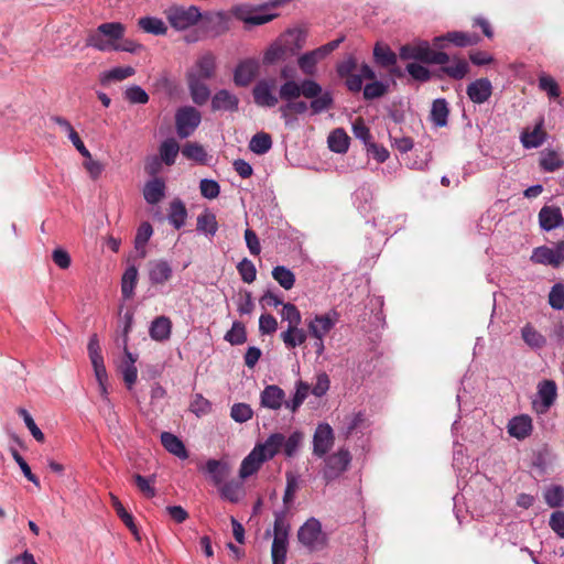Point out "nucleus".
<instances>
[{
    "label": "nucleus",
    "instance_id": "f257e3e1",
    "mask_svg": "<svg viewBox=\"0 0 564 564\" xmlns=\"http://www.w3.org/2000/svg\"><path fill=\"white\" fill-rule=\"evenodd\" d=\"M124 31L126 28L120 22L102 23L88 34L86 45L101 52L113 51L117 43L123 39Z\"/></svg>",
    "mask_w": 564,
    "mask_h": 564
},
{
    "label": "nucleus",
    "instance_id": "f03ea898",
    "mask_svg": "<svg viewBox=\"0 0 564 564\" xmlns=\"http://www.w3.org/2000/svg\"><path fill=\"white\" fill-rule=\"evenodd\" d=\"M399 55L403 61L415 59L424 64H447L449 62L448 54L433 50L427 41H415L402 45Z\"/></svg>",
    "mask_w": 564,
    "mask_h": 564
},
{
    "label": "nucleus",
    "instance_id": "7ed1b4c3",
    "mask_svg": "<svg viewBox=\"0 0 564 564\" xmlns=\"http://www.w3.org/2000/svg\"><path fill=\"white\" fill-rule=\"evenodd\" d=\"M164 15L170 25L177 31L187 30L203 19V14L196 6L172 4L164 10Z\"/></svg>",
    "mask_w": 564,
    "mask_h": 564
},
{
    "label": "nucleus",
    "instance_id": "20e7f679",
    "mask_svg": "<svg viewBox=\"0 0 564 564\" xmlns=\"http://www.w3.org/2000/svg\"><path fill=\"white\" fill-rule=\"evenodd\" d=\"M321 93L322 86L313 79H304L300 84L295 80H286L279 89V97L288 102L297 99L300 96L314 98Z\"/></svg>",
    "mask_w": 564,
    "mask_h": 564
},
{
    "label": "nucleus",
    "instance_id": "39448f33",
    "mask_svg": "<svg viewBox=\"0 0 564 564\" xmlns=\"http://www.w3.org/2000/svg\"><path fill=\"white\" fill-rule=\"evenodd\" d=\"M299 541L310 551H319L325 547L327 536L322 531V524L315 518L308 519L297 532Z\"/></svg>",
    "mask_w": 564,
    "mask_h": 564
},
{
    "label": "nucleus",
    "instance_id": "423d86ee",
    "mask_svg": "<svg viewBox=\"0 0 564 564\" xmlns=\"http://www.w3.org/2000/svg\"><path fill=\"white\" fill-rule=\"evenodd\" d=\"M351 455L348 449L339 448L336 453L328 455L324 459V468L322 470L323 478L328 484L340 477L349 467Z\"/></svg>",
    "mask_w": 564,
    "mask_h": 564
},
{
    "label": "nucleus",
    "instance_id": "0eeeda50",
    "mask_svg": "<svg viewBox=\"0 0 564 564\" xmlns=\"http://www.w3.org/2000/svg\"><path fill=\"white\" fill-rule=\"evenodd\" d=\"M530 261L535 264L558 268L564 262V240L557 241L554 248L547 246L534 248Z\"/></svg>",
    "mask_w": 564,
    "mask_h": 564
},
{
    "label": "nucleus",
    "instance_id": "6e6552de",
    "mask_svg": "<svg viewBox=\"0 0 564 564\" xmlns=\"http://www.w3.org/2000/svg\"><path fill=\"white\" fill-rule=\"evenodd\" d=\"M200 112L194 107H183L175 115L176 131L180 138L189 137L200 123Z\"/></svg>",
    "mask_w": 564,
    "mask_h": 564
},
{
    "label": "nucleus",
    "instance_id": "1a4fd4ad",
    "mask_svg": "<svg viewBox=\"0 0 564 564\" xmlns=\"http://www.w3.org/2000/svg\"><path fill=\"white\" fill-rule=\"evenodd\" d=\"M275 80L262 79L258 82L253 89L252 96L254 102L259 107L272 108L278 105L279 98L274 95Z\"/></svg>",
    "mask_w": 564,
    "mask_h": 564
},
{
    "label": "nucleus",
    "instance_id": "9d476101",
    "mask_svg": "<svg viewBox=\"0 0 564 564\" xmlns=\"http://www.w3.org/2000/svg\"><path fill=\"white\" fill-rule=\"evenodd\" d=\"M334 432L329 424L322 423L315 430L313 436V454L323 457L334 445Z\"/></svg>",
    "mask_w": 564,
    "mask_h": 564
},
{
    "label": "nucleus",
    "instance_id": "9b49d317",
    "mask_svg": "<svg viewBox=\"0 0 564 564\" xmlns=\"http://www.w3.org/2000/svg\"><path fill=\"white\" fill-rule=\"evenodd\" d=\"M538 395L541 401H533V409L536 413H546L555 402L557 395L556 383L553 380H542L538 384Z\"/></svg>",
    "mask_w": 564,
    "mask_h": 564
},
{
    "label": "nucleus",
    "instance_id": "f8f14e48",
    "mask_svg": "<svg viewBox=\"0 0 564 564\" xmlns=\"http://www.w3.org/2000/svg\"><path fill=\"white\" fill-rule=\"evenodd\" d=\"M445 41H447L458 47H466V46H471V45L478 44L480 41V37L477 34H471V33H466V32H459V31L447 32L445 35L434 37L433 46L442 50V48H444L443 42H445Z\"/></svg>",
    "mask_w": 564,
    "mask_h": 564
},
{
    "label": "nucleus",
    "instance_id": "ddd939ff",
    "mask_svg": "<svg viewBox=\"0 0 564 564\" xmlns=\"http://www.w3.org/2000/svg\"><path fill=\"white\" fill-rule=\"evenodd\" d=\"M216 57L207 52L198 57L193 68L187 73V77L207 80L215 76Z\"/></svg>",
    "mask_w": 564,
    "mask_h": 564
},
{
    "label": "nucleus",
    "instance_id": "4468645a",
    "mask_svg": "<svg viewBox=\"0 0 564 564\" xmlns=\"http://www.w3.org/2000/svg\"><path fill=\"white\" fill-rule=\"evenodd\" d=\"M234 17L249 25H262L272 21L276 15L263 13L246 6H237L231 10Z\"/></svg>",
    "mask_w": 564,
    "mask_h": 564
},
{
    "label": "nucleus",
    "instance_id": "2eb2a0df",
    "mask_svg": "<svg viewBox=\"0 0 564 564\" xmlns=\"http://www.w3.org/2000/svg\"><path fill=\"white\" fill-rule=\"evenodd\" d=\"M148 275L152 285H163L172 278V267L165 260H151L148 262Z\"/></svg>",
    "mask_w": 564,
    "mask_h": 564
},
{
    "label": "nucleus",
    "instance_id": "dca6fc26",
    "mask_svg": "<svg viewBox=\"0 0 564 564\" xmlns=\"http://www.w3.org/2000/svg\"><path fill=\"white\" fill-rule=\"evenodd\" d=\"M338 314L333 313L324 315H315V317L308 323V332L316 339H323L336 325Z\"/></svg>",
    "mask_w": 564,
    "mask_h": 564
},
{
    "label": "nucleus",
    "instance_id": "f3484780",
    "mask_svg": "<svg viewBox=\"0 0 564 564\" xmlns=\"http://www.w3.org/2000/svg\"><path fill=\"white\" fill-rule=\"evenodd\" d=\"M540 227L545 231H551L556 227L564 225L562 210L557 206H543L539 212Z\"/></svg>",
    "mask_w": 564,
    "mask_h": 564
},
{
    "label": "nucleus",
    "instance_id": "a211bd4d",
    "mask_svg": "<svg viewBox=\"0 0 564 564\" xmlns=\"http://www.w3.org/2000/svg\"><path fill=\"white\" fill-rule=\"evenodd\" d=\"M466 94L473 102L480 105L491 97L492 85L488 78H479L467 86Z\"/></svg>",
    "mask_w": 564,
    "mask_h": 564
},
{
    "label": "nucleus",
    "instance_id": "6ab92c4d",
    "mask_svg": "<svg viewBox=\"0 0 564 564\" xmlns=\"http://www.w3.org/2000/svg\"><path fill=\"white\" fill-rule=\"evenodd\" d=\"M213 111L236 112L239 108V98L227 89L218 90L212 98Z\"/></svg>",
    "mask_w": 564,
    "mask_h": 564
},
{
    "label": "nucleus",
    "instance_id": "aec40b11",
    "mask_svg": "<svg viewBox=\"0 0 564 564\" xmlns=\"http://www.w3.org/2000/svg\"><path fill=\"white\" fill-rule=\"evenodd\" d=\"M259 65L253 59H246L238 64L234 74V82L239 87L248 86L256 77Z\"/></svg>",
    "mask_w": 564,
    "mask_h": 564
},
{
    "label": "nucleus",
    "instance_id": "412c9836",
    "mask_svg": "<svg viewBox=\"0 0 564 564\" xmlns=\"http://www.w3.org/2000/svg\"><path fill=\"white\" fill-rule=\"evenodd\" d=\"M265 462L260 454V447H254L242 460L239 469V476L242 479L256 474Z\"/></svg>",
    "mask_w": 564,
    "mask_h": 564
},
{
    "label": "nucleus",
    "instance_id": "4be33fe9",
    "mask_svg": "<svg viewBox=\"0 0 564 564\" xmlns=\"http://www.w3.org/2000/svg\"><path fill=\"white\" fill-rule=\"evenodd\" d=\"M284 398L285 393L280 387L275 384L267 386L261 392V405L271 410H279L283 403L285 404Z\"/></svg>",
    "mask_w": 564,
    "mask_h": 564
},
{
    "label": "nucleus",
    "instance_id": "5701e85b",
    "mask_svg": "<svg viewBox=\"0 0 564 564\" xmlns=\"http://www.w3.org/2000/svg\"><path fill=\"white\" fill-rule=\"evenodd\" d=\"M531 432L532 420L529 415L516 416L508 423V433L518 440H524Z\"/></svg>",
    "mask_w": 564,
    "mask_h": 564
},
{
    "label": "nucleus",
    "instance_id": "b1692460",
    "mask_svg": "<svg viewBox=\"0 0 564 564\" xmlns=\"http://www.w3.org/2000/svg\"><path fill=\"white\" fill-rule=\"evenodd\" d=\"M441 72L453 79H463L469 72V65L466 59L454 56L449 57L447 64H440Z\"/></svg>",
    "mask_w": 564,
    "mask_h": 564
},
{
    "label": "nucleus",
    "instance_id": "393cba45",
    "mask_svg": "<svg viewBox=\"0 0 564 564\" xmlns=\"http://www.w3.org/2000/svg\"><path fill=\"white\" fill-rule=\"evenodd\" d=\"M521 338L533 350L542 349L546 345V337L531 323H527L521 328Z\"/></svg>",
    "mask_w": 564,
    "mask_h": 564
},
{
    "label": "nucleus",
    "instance_id": "a878e982",
    "mask_svg": "<svg viewBox=\"0 0 564 564\" xmlns=\"http://www.w3.org/2000/svg\"><path fill=\"white\" fill-rule=\"evenodd\" d=\"M172 322L166 316H159L151 323L149 333L152 339L163 341L170 338Z\"/></svg>",
    "mask_w": 564,
    "mask_h": 564
},
{
    "label": "nucleus",
    "instance_id": "bb28decb",
    "mask_svg": "<svg viewBox=\"0 0 564 564\" xmlns=\"http://www.w3.org/2000/svg\"><path fill=\"white\" fill-rule=\"evenodd\" d=\"M543 123V119H540L532 131L525 130L521 133V142L525 149L539 148L545 141Z\"/></svg>",
    "mask_w": 564,
    "mask_h": 564
},
{
    "label": "nucleus",
    "instance_id": "cd10ccee",
    "mask_svg": "<svg viewBox=\"0 0 564 564\" xmlns=\"http://www.w3.org/2000/svg\"><path fill=\"white\" fill-rule=\"evenodd\" d=\"M284 443V435L281 433L271 434L262 444H257L254 447H260V454L265 460L273 458L282 448Z\"/></svg>",
    "mask_w": 564,
    "mask_h": 564
},
{
    "label": "nucleus",
    "instance_id": "c85d7f7f",
    "mask_svg": "<svg viewBox=\"0 0 564 564\" xmlns=\"http://www.w3.org/2000/svg\"><path fill=\"white\" fill-rule=\"evenodd\" d=\"M161 443L169 453L175 455L176 457L182 459L188 457V453L184 443L176 435L170 432H163L161 434Z\"/></svg>",
    "mask_w": 564,
    "mask_h": 564
},
{
    "label": "nucleus",
    "instance_id": "c756f323",
    "mask_svg": "<svg viewBox=\"0 0 564 564\" xmlns=\"http://www.w3.org/2000/svg\"><path fill=\"white\" fill-rule=\"evenodd\" d=\"M165 195V184L161 178H154L148 182L143 189V196L147 203L158 204Z\"/></svg>",
    "mask_w": 564,
    "mask_h": 564
},
{
    "label": "nucleus",
    "instance_id": "7c9ffc66",
    "mask_svg": "<svg viewBox=\"0 0 564 564\" xmlns=\"http://www.w3.org/2000/svg\"><path fill=\"white\" fill-rule=\"evenodd\" d=\"M187 85L192 99L196 105L202 106L209 99L210 91L204 80L187 77Z\"/></svg>",
    "mask_w": 564,
    "mask_h": 564
},
{
    "label": "nucleus",
    "instance_id": "2f4dec72",
    "mask_svg": "<svg viewBox=\"0 0 564 564\" xmlns=\"http://www.w3.org/2000/svg\"><path fill=\"white\" fill-rule=\"evenodd\" d=\"M448 115H449V109H448V104H447L446 99H444V98L435 99L433 101L432 108H431V113H430L431 121L436 127H440V128L445 127L447 124Z\"/></svg>",
    "mask_w": 564,
    "mask_h": 564
},
{
    "label": "nucleus",
    "instance_id": "473e14b6",
    "mask_svg": "<svg viewBox=\"0 0 564 564\" xmlns=\"http://www.w3.org/2000/svg\"><path fill=\"white\" fill-rule=\"evenodd\" d=\"M111 505H112L117 516L124 523V525L131 531V533L135 536L137 540H140L139 530H138L137 524L134 523L133 516L126 510V508L123 507L121 501L118 499V497L111 495Z\"/></svg>",
    "mask_w": 564,
    "mask_h": 564
},
{
    "label": "nucleus",
    "instance_id": "72a5a7b5",
    "mask_svg": "<svg viewBox=\"0 0 564 564\" xmlns=\"http://www.w3.org/2000/svg\"><path fill=\"white\" fill-rule=\"evenodd\" d=\"M329 149L336 153H345L349 147V137L344 129L333 130L327 139Z\"/></svg>",
    "mask_w": 564,
    "mask_h": 564
},
{
    "label": "nucleus",
    "instance_id": "f704fd0d",
    "mask_svg": "<svg viewBox=\"0 0 564 564\" xmlns=\"http://www.w3.org/2000/svg\"><path fill=\"white\" fill-rule=\"evenodd\" d=\"M308 105L304 100L293 99L282 105L279 108L281 113V118L285 120V123H289L292 117L296 115H303L307 111Z\"/></svg>",
    "mask_w": 564,
    "mask_h": 564
},
{
    "label": "nucleus",
    "instance_id": "c9c22d12",
    "mask_svg": "<svg viewBox=\"0 0 564 564\" xmlns=\"http://www.w3.org/2000/svg\"><path fill=\"white\" fill-rule=\"evenodd\" d=\"M137 282L138 269L132 264L126 269L121 279V293L126 300H129L133 296Z\"/></svg>",
    "mask_w": 564,
    "mask_h": 564
},
{
    "label": "nucleus",
    "instance_id": "e433bc0d",
    "mask_svg": "<svg viewBox=\"0 0 564 564\" xmlns=\"http://www.w3.org/2000/svg\"><path fill=\"white\" fill-rule=\"evenodd\" d=\"M197 230L209 236H215L218 230V223L215 214L205 209L197 217Z\"/></svg>",
    "mask_w": 564,
    "mask_h": 564
},
{
    "label": "nucleus",
    "instance_id": "4c0bfd02",
    "mask_svg": "<svg viewBox=\"0 0 564 564\" xmlns=\"http://www.w3.org/2000/svg\"><path fill=\"white\" fill-rule=\"evenodd\" d=\"M138 25L145 33L154 35H165L167 32V26L165 25L163 20L154 17H144L139 19Z\"/></svg>",
    "mask_w": 564,
    "mask_h": 564
},
{
    "label": "nucleus",
    "instance_id": "58836bf2",
    "mask_svg": "<svg viewBox=\"0 0 564 564\" xmlns=\"http://www.w3.org/2000/svg\"><path fill=\"white\" fill-rule=\"evenodd\" d=\"M160 158L166 165H173L180 152V145L175 139L170 138L164 140L159 149Z\"/></svg>",
    "mask_w": 564,
    "mask_h": 564
},
{
    "label": "nucleus",
    "instance_id": "ea45409f",
    "mask_svg": "<svg viewBox=\"0 0 564 564\" xmlns=\"http://www.w3.org/2000/svg\"><path fill=\"white\" fill-rule=\"evenodd\" d=\"M373 58L382 67H390L397 63L395 53L388 46L377 43L373 48Z\"/></svg>",
    "mask_w": 564,
    "mask_h": 564
},
{
    "label": "nucleus",
    "instance_id": "a19ab883",
    "mask_svg": "<svg viewBox=\"0 0 564 564\" xmlns=\"http://www.w3.org/2000/svg\"><path fill=\"white\" fill-rule=\"evenodd\" d=\"M187 217V210L181 199H174L170 206L169 220L176 228L184 226Z\"/></svg>",
    "mask_w": 564,
    "mask_h": 564
},
{
    "label": "nucleus",
    "instance_id": "79ce46f5",
    "mask_svg": "<svg viewBox=\"0 0 564 564\" xmlns=\"http://www.w3.org/2000/svg\"><path fill=\"white\" fill-rule=\"evenodd\" d=\"M272 278L279 283L284 290H291L295 284L294 273L284 265H276L273 268Z\"/></svg>",
    "mask_w": 564,
    "mask_h": 564
},
{
    "label": "nucleus",
    "instance_id": "37998d69",
    "mask_svg": "<svg viewBox=\"0 0 564 564\" xmlns=\"http://www.w3.org/2000/svg\"><path fill=\"white\" fill-rule=\"evenodd\" d=\"M272 147V139L269 133L258 132L256 133L249 143V149L256 154H264Z\"/></svg>",
    "mask_w": 564,
    "mask_h": 564
},
{
    "label": "nucleus",
    "instance_id": "c03bdc74",
    "mask_svg": "<svg viewBox=\"0 0 564 564\" xmlns=\"http://www.w3.org/2000/svg\"><path fill=\"white\" fill-rule=\"evenodd\" d=\"M307 335L304 329L295 327L294 330L286 329L281 334V339L285 344V346L290 349H293L297 346H301L306 341Z\"/></svg>",
    "mask_w": 564,
    "mask_h": 564
},
{
    "label": "nucleus",
    "instance_id": "a18cd8bd",
    "mask_svg": "<svg viewBox=\"0 0 564 564\" xmlns=\"http://www.w3.org/2000/svg\"><path fill=\"white\" fill-rule=\"evenodd\" d=\"M312 101L310 104V108L312 110L313 115H318L323 111H326L333 107L334 99L330 91H323L314 97L311 98Z\"/></svg>",
    "mask_w": 564,
    "mask_h": 564
},
{
    "label": "nucleus",
    "instance_id": "49530a36",
    "mask_svg": "<svg viewBox=\"0 0 564 564\" xmlns=\"http://www.w3.org/2000/svg\"><path fill=\"white\" fill-rule=\"evenodd\" d=\"M152 234H153V228L148 221L142 223L137 230V235L134 238V247L137 250H141L142 258L145 257L144 248H145V245L148 243V241L150 240Z\"/></svg>",
    "mask_w": 564,
    "mask_h": 564
},
{
    "label": "nucleus",
    "instance_id": "de8ad7c7",
    "mask_svg": "<svg viewBox=\"0 0 564 564\" xmlns=\"http://www.w3.org/2000/svg\"><path fill=\"white\" fill-rule=\"evenodd\" d=\"M545 503L550 508H561L564 506V488L560 485H553L544 491Z\"/></svg>",
    "mask_w": 564,
    "mask_h": 564
},
{
    "label": "nucleus",
    "instance_id": "09e8293b",
    "mask_svg": "<svg viewBox=\"0 0 564 564\" xmlns=\"http://www.w3.org/2000/svg\"><path fill=\"white\" fill-rule=\"evenodd\" d=\"M182 154L188 159L196 161L198 163H205L207 153L203 145L196 143V142H187L183 145Z\"/></svg>",
    "mask_w": 564,
    "mask_h": 564
},
{
    "label": "nucleus",
    "instance_id": "8fccbe9b",
    "mask_svg": "<svg viewBox=\"0 0 564 564\" xmlns=\"http://www.w3.org/2000/svg\"><path fill=\"white\" fill-rule=\"evenodd\" d=\"M282 318L288 322V328L294 330L295 327L300 326L302 316L299 308L292 303L283 304Z\"/></svg>",
    "mask_w": 564,
    "mask_h": 564
},
{
    "label": "nucleus",
    "instance_id": "3c124183",
    "mask_svg": "<svg viewBox=\"0 0 564 564\" xmlns=\"http://www.w3.org/2000/svg\"><path fill=\"white\" fill-rule=\"evenodd\" d=\"M221 497L230 502H238L243 494L242 484L240 481L231 480L220 489Z\"/></svg>",
    "mask_w": 564,
    "mask_h": 564
},
{
    "label": "nucleus",
    "instance_id": "603ef678",
    "mask_svg": "<svg viewBox=\"0 0 564 564\" xmlns=\"http://www.w3.org/2000/svg\"><path fill=\"white\" fill-rule=\"evenodd\" d=\"M289 54V47L274 43L272 44L263 56V63L271 65L280 61H284Z\"/></svg>",
    "mask_w": 564,
    "mask_h": 564
},
{
    "label": "nucleus",
    "instance_id": "864d4df0",
    "mask_svg": "<svg viewBox=\"0 0 564 564\" xmlns=\"http://www.w3.org/2000/svg\"><path fill=\"white\" fill-rule=\"evenodd\" d=\"M539 88L545 91L550 98L556 99L560 97L561 90L558 84L552 76L545 73L539 76Z\"/></svg>",
    "mask_w": 564,
    "mask_h": 564
},
{
    "label": "nucleus",
    "instance_id": "5fc2aeb1",
    "mask_svg": "<svg viewBox=\"0 0 564 564\" xmlns=\"http://www.w3.org/2000/svg\"><path fill=\"white\" fill-rule=\"evenodd\" d=\"M225 339L231 345H242L247 341L246 327L241 322H234L232 327L225 335Z\"/></svg>",
    "mask_w": 564,
    "mask_h": 564
},
{
    "label": "nucleus",
    "instance_id": "6e6d98bb",
    "mask_svg": "<svg viewBox=\"0 0 564 564\" xmlns=\"http://www.w3.org/2000/svg\"><path fill=\"white\" fill-rule=\"evenodd\" d=\"M308 384L300 381L297 383L293 399L291 401H285V408L290 409L292 412H295L308 395Z\"/></svg>",
    "mask_w": 564,
    "mask_h": 564
},
{
    "label": "nucleus",
    "instance_id": "4d7b16f0",
    "mask_svg": "<svg viewBox=\"0 0 564 564\" xmlns=\"http://www.w3.org/2000/svg\"><path fill=\"white\" fill-rule=\"evenodd\" d=\"M134 73L135 70L131 66L115 67L102 75L101 83L105 84L106 82L110 80L120 82L134 75Z\"/></svg>",
    "mask_w": 564,
    "mask_h": 564
},
{
    "label": "nucleus",
    "instance_id": "13d9d810",
    "mask_svg": "<svg viewBox=\"0 0 564 564\" xmlns=\"http://www.w3.org/2000/svg\"><path fill=\"white\" fill-rule=\"evenodd\" d=\"M253 415V411L247 403H235L230 410V416L238 423L249 421Z\"/></svg>",
    "mask_w": 564,
    "mask_h": 564
},
{
    "label": "nucleus",
    "instance_id": "bf43d9fd",
    "mask_svg": "<svg viewBox=\"0 0 564 564\" xmlns=\"http://www.w3.org/2000/svg\"><path fill=\"white\" fill-rule=\"evenodd\" d=\"M318 61L312 51L304 53L297 59L300 69L307 76H314Z\"/></svg>",
    "mask_w": 564,
    "mask_h": 564
},
{
    "label": "nucleus",
    "instance_id": "052dcab7",
    "mask_svg": "<svg viewBox=\"0 0 564 564\" xmlns=\"http://www.w3.org/2000/svg\"><path fill=\"white\" fill-rule=\"evenodd\" d=\"M238 273L246 283H252L257 278V269L253 262L243 258L237 265Z\"/></svg>",
    "mask_w": 564,
    "mask_h": 564
},
{
    "label": "nucleus",
    "instance_id": "680f3d73",
    "mask_svg": "<svg viewBox=\"0 0 564 564\" xmlns=\"http://www.w3.org/2000/svg\"><path fill=\"white\" fill-rule=\"evenodd\" d=\"M540 165L546 172H554L564 165V161L556 152L550 151L541 158Z\"/></svg>",
    "mask_w": 564,
    "mask_h": 564
},
{
    "label": "nucleus",
    "instance_id": "e2e57ef3",
    "mask_svg": "<svg viewBox=\"0 0 564 564\" xmlns=\"http://www.w3.org/2000/svg\"><path fill=\"white\" fill-rule=\"evenodd\" d=\"M285 478H286V487H285V491H284V496H283V503L285 506H289L290 503H292V501L294 499V495H295L296 490L299 489V478L292 471H286Z\"/></svg>",
    "mask_w": 564,
    "mask_h": 564
},
{
    "label": "nucleus",
    "instance_id": "0e129e2a",
    "mask_svg": "<svg viewBox=\"0 0 564 564\" xmlns=\"http://www.w3.org/2000/svg\"><path fill=\"white\" fill-rule=\"evenodd\" d=\"M549 304L554 310L564 308V283H556L551 288Z\"/></svg>",
    "mask_w": 564,
    "mask_h": 564
},
{
    "label": "nucleus",
    "instance_id": "69168bd1",
    "mask_svg": "<svg viewBox=\"0 0 564 564\" xmlns=\"http://www.w3.org/2000/svg\"><path fill=\"white\" fill-rule=\"evenodd\" d=\"M274 538L288 539L290 524L286 521V511L274 514Z\"/></svg>",
    "mask_w": 564,
    "mask_h": 564
},
{
    "label": "nucleus",
    "instance_id": "338daca9",
    "mask_svg": "<svg viewBox=\"0 0 564 564\" xmlns=\"http://www.w3.org/2000/svg\"><path fill=\"white\" fill-rule=\"evenodd\" d=\"M352 132L354 135L364 141L366 147H368L370 143H372V135L370 133L369 128L365 124V121L362 118H357L352 123Z\"/></svg>",
    "mask_w": 564,
    "mask_h": 564
},
{
    "label": "nucleus",
    "instance_id": "774afa93",
    "mask_svg": "<svg viewBox=\"0 0 564 564\" xmlns=\"http://www.w3.org/2000/svg\"><path fill=\"white\" fill-rule=\"evenodd\" d=\"M124 98L130 104H147L149 101V95L140 86H131L124 91Z\"/></svg>",
    "mask_w": 564,
    "mask_h": 564
}]
</instances>
